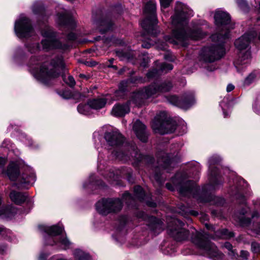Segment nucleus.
Masks as SVG:
<instances>
[{
  "instance_id": "f257e3e1",
  "label": "nucleus",
  "mask_w": 260,
  "mask_h": 260,
  "mask_svg": "<svg viewBox=\"0 0 260 260\" xmlns=\"http://www.w3.org/2000/svg\"><path fill=\"white\" fill-rule=\"evenodd\" d=\"M183 225L180 220L173 218L168 225L169 234L178 241L187 240L191 235L192 242L203 250L205 254L217 259L223 258L224 255L219 252L214 244L208 240V235L206 233L198 232L193 228H190V230H186L182 228Z\"/></svg>"
},
{
  "instance_id": "f03ea898",
  "label": "nucleus",
  "mask_w": 260,
  "mask_h": 260,
  "mask_svg": "<svg viewBox=\"0 0 260 260\" xmlns=\"http://www.w3.org/2000/svg\"><path fill=\"white\" fill-rule=\"evenodd\" d=\"M188 9L182 3L177 2L175 9V14L172 16L173 26L172 36H166V42L185 46L189 40H197L203 38L206 34L201 29L191 30L188 27Z\"/></svg>"
},
{
  "instance_id": "7ed1b4c3",
  "label": "nucleus",
  "mask_w": 260,
  "mask_h": 260,
  "mask_svg": "<svg viewBox=\"0 0 260 260\" xmlns=\"http://www.w3.org/2000/svg\"><path fill=\"white\" fill-rule=\"evenodd\" d=\"M216 25L222 27L221 32L212 35L211 39L218 45L203 48L200 53L201 59L205 62H211L220 58L224 53L222 45L223 41L229 38V30L233 27L230 25L231 18L229 14L222 11H217L214 15Z\"/></svg>"
},
{
  "instance_id": "20e7f679",
  "label": "nucleus",
  "mask_w": 260,
  "mask_h": 260,
  "mask_svg": "<svg viewBox=\"0 0 260 260\" xmlns=\"http://www.w3.org/2000/svg\"><path fill=\"white\" fill-rule=\"evenodd\" d=\"M41 57L32 56L29 62V70L38 80L46 83L48 80L59 76L60 71H65L62 57H57L50 62H41Z\"/></svg>"
},
{
  "instance_id": "39448f33",
  "label": "nucleus",
  "mask_w": 260,
  "mask_h": 260,
  "mask_svg": "<svg viewBox=\"0 0 260 260\" xmlns=\"http://www.w3.org/2000/svg\"><path fill=\"white\" fill-rule=\"evenodd\" d=\"M146 18L141 23L142 26L147 33V40L143 42L142 47L145 48H149L152 45L157 44L158 49L166 50L167 49L166 43L156 42V37L160 32L156 25L157 20L156 17V4L153 2H149L145 6L144 10Z\"/></svg>"
},
{
  "instance_id": "423d86ee",
  "label": "nucleus",
  "mask_w": 260,
  "mask_h": 260,
  "mask_svg": "<svg viewBox=\"0 0 260 260\" xmlns=\"http://www.w3.org/2000/svg\"><path fill=\"white\" fill-rule=\"evenodd\" d=\"M173 185L168 183L166 186L168 189L171 191H174L177 189L180 193L191 194L197 195L199 193L200 188L196 184L190 180H186L182 174L177 173L172 178Z\"/></svg>"
},
{
  "instance_id": "0eeeda50",
  "label": "nucleus",
  "mask_w": 260,
  "mask_h": 260,
  "mask_svg": "<svg viewBox=\"0 0 260 260\" xmlns=\"http://www.w3.org/2000/svg\"><path fill=\"white\" fill-rule=\"evenodd\" d=\"M151 126L155 133L161 135L173 133L176 128L175 122L167 119L164 113L155 116Z\"/></svg>"
},
{
  "instance_id": "6e6552de",
  "label": "nucleus",
  "mask_w": 260,
  "mask_h": 260,
  "mask_svg": "<svg viewBox=\"0 0 260 260\" xmlns=\"http://www.w3.org/2000/svg\"><path fill=\"white\" fill-rule=\"evenodd\" d=\"M95 207L100 214L106 215L120 211L122 203L118 198H103L96 203Z\"/></svg>"
},
{
  "instance_id": "1a4fd4ad",
  "label": "nucleus",
  "mask_w": 260,
  "mask_h": 260,
  "mask_svg": "<svg viewBox=\"0 0 260 260\" xmlns=\"http://www.w3.org/2000/svg\"><path fill=\"white\" fill-rule=\"evenodd\" d=\"M14 30L19 38L28 37L33 31L30 20L23 15H20L19 18L16 21Z\"/></svg>"
},
{
  "instance_id": "9d476101",
  "label": "nucleus",
  "mask_w": 260,
  "mask_h": 260,
  "mask_svg": "<svg viewBox=\"0 0 260 260\" xmlns=\"http://www.w3.org/2000/svg\"><path fill=\"white\" fill-rule=\"evenodd\" d=\"M42 36L45 38L42 41L43 49L48 50L53 48H61L60 42L55 37L54 32L50 28H47L46 29L42 31Z\"/></svg>"
},
{
  "instance_id": "9b49d317",
  "label": "nucleus",
  "mask_w": 260,
  "mask_h": 260,
  "mask_svg": "<svg viewBox=\"0 0 260 260\" xmlns=\"http://www.w3.org/2000/svg\"><path fill=\"white\" fill-rule=\"evenodd\" d=\"M166 98L170 103L185 110L189 108L195 101L192 92L185 93L182 100H179L176 95H170Z\"/></svg>"
},
{
  "instance_id": "f8f14e48",
  "label": "nucleus",
  "mask_w": 260,
  "mask_h": 260,
  "mask_svg": "<svg viewBox=\"0 0 260 260\" xmlns=\"http://www.w3.org/2000/svg\"><path fill=\"white\" fill-rule=\"evenodd\" d=\"M257 36V34L253 31L250 33H246L238 39L235 42L236 47L240 51H243L248 48L250 42Z\"/></svg>"
},
{
  "instance_id": "ddd939ff",
  "label": "nucleus",
  "mask_w": 260,
  "mask_h": 260,
  "mask_svg": "<svg viewBox=\"0 0 260 260\" xmlns=\"http://www.w3.org/2000/svg\"><path fill=\"white\" fill-rule=\"evenodd\" d=\"M56 22L59 26L68 27L71 29H73L76 25L75 19L66 11L57 15Z\"/></svg>"
},
{
  "instance_id": "4468645a",
  "label": "nucleus",
  "mask_w": 260,
  "mask_h": 260,
  "mask_svg": "<svg viewBox=\"0 0 260 260\" xmlns=\"http://www.w3.org/2000/svg\"><path fill=\"white\" fill-rule=\"evenodd\" d=\"M105 139L108 145L112 146L120 145L124 141L123 137L117 131H111L106 133L105 134Z\"/></svg>"
},
{
  "instance_id": "2eb2a0df",
  "label": "nucleus",
  "mask_w": 260,
  "mask_h": 260,
  "mask_svg": "<svg viewBox=\"0 0 260 260\" xmlns=\"http://www.w3.org/2000/svg\"><path fill=\"white\" fill-rule=\"evenodd\" d=\"M157 162L160 167L164 169H167L170 165L174 164V162L176 161V156H168L165 151H161L157 154Z\"/></svg>"
},
{
  "instance_id": "dca6fc26",
  "label": "nucleus",
  "mask_w": 260,
  "mask_h": 260,
  "mask_svg": "<svg viewBox=\"0 0 260 260\" xmlns=\"http://www.w3.org/2000/svg\"><path fill=\"white\" fill-rule=\"evenodd\" d=\"M219 158L216 157H212L210 158L209 162V174L211 176V182L214 186V188H215L216 186L219 184H221L222 183V180L220 179V177L217 175V169H215L214 170H212V165L214 163H216L219 161Z\"/></svg>"
},
{
  "instance_id": "f3484780",
  "label": "nucleus",
  "mask_w": 260,
  "mask_h": 260,
  "mask_svg": "<svg viewBox=\"0 0 260 260\" xmlns=\"http://www.w3.org/2000/svg\"><path fill=\"white\" fill-rule=\"evenodd\" d=\"M133 129L138 138L143 142H146L148 135L146 132V126L140 120H137L133 126Z\"/></svg>"
},
{
  "instance_id": "a211bd4d",
  "label": "nucleus",
  "mask_w": 260,
  "mask_h": 260,
  "mask_svg": "<svg viewBox=\"0 0 260 260\" xmlns=\"http://www.w3.org/2000/svg\"><path fill=\"white\" fill-rule=\"evenodd\" d=\"M128 104L127 103L123 104H118L115 105L111 111V114L115 117L124 116L129 112L130 109Z\"/></svg>"
},
{
  "instance_id": "6ab92c4d",
  "label": "nucleus",
  "mask_w": 260,
  "mask_h": 260,
  "mask_svg": "<svg viewBox=\"0 0 260 260\" xmlns=\"http://www.w3.org/2000/svg\"><path fill=\"white\" fill-rule=\"evenodd\" d=\"M96 25L102 34L107 32L114 28V24L109 18L96 21Z\"/></svg>"
},
{
  "instance_id": "aec40b11",
  "label": "nucleus",
  "mask_w": 260,
  "mask_h": 260,
  "mask_svg": "<svg viewBox=\"0 0 260 260\" xmlns=\"http://www.w3.org/2000/svg\"><path fill=\"white\" fill-rule=\"evenodd\" d=\"M250 60V52L249 50L244 52L240 51L239 54V58L236 62V67L239 70L242 68V66L248 64Z\"/></svg>"
},
{
  "instance_id": "412c9836",
  "label": "nucleus",
  "mask_w": 260,
  "mask_h": 260,
  "mask_svg": "<svg viewBox=\"0 0 260 260\" xmlns=\"http://www.w3.org/2000/svg\"><path fill=\"white\" fill-rule=\"evenodd\" d=\"M6 173L11 180H16L20 174L18 164L14 162H10L8 167Z\"/></svg>"
},
{
  "instance_id": "4be33fe9",
  "label": "nucleus",
  "mask_w": 260,
  "mask_h": 260,
  "mask_svg": "<svg viewBox=\"0 0 260 260\" xmlns=\"http://www.w3.org/2000/svg\"><path fill=\"white\" fill-rule=\"evenodd\" d=\"M173 69V66L170 63H163L160 64V69L157 70L156 69L150 71L147 74V76L148 78H153L161 73H167Z\"/></svg>"
},
{
  "instance_id": "5701e85b",
  "label": "nucleus",
  "mask_w": 260,
  "mask_h": 260,
  "mask_svg": "<svg viewBox=\"0 0 260 260\" xmlns=\"http://www.w3.org/2000/svg\"><path fill=\"white\" fill-rule=\"evenodd\" d=\"M147 98L145 97L144 92L142 89H141L137 92H134L131 95V99L127 103L128 104L132 103L136 106H139Z\"/></svg>"
},
{
  "instance_id": "b1692460",
  "label": "nucleus",
  "mask_w": 260,
  "mask_h": 260,
  "mask_svg": "<svg viewBox=\"0 0 260 260\" xmlns=\"http://www.w3.org/2000/svg\"><path fill=\"white\" fill-rule=\"evenodd\" d=\"M39 228L41 231L46 233L50 236H56L59 235L61 233L63 230L62 228L57 225L48 226L42 225H40Z\"/></svg>"
},
{
  "instance_id": "393cba45",
  "label": "nucleus",
  "mask_w": 260,
  "mask_h": 260,
  "mask_svg": "<svg viewBox=\"0 0 260 260\" xmlns=\"http://www.w3.org/2000/svg\"><path fill=\"white\" fill-rule=\"evenodd\" d=\"M107 103V100L105 98L94 99L89 101V104L91 108L95 110H99L104 108Z\"/></svg>"
},
{
  "instance_id": "a878e982",
  "label": "nucleus",
  "mask_w": 260,
  "mask_h": 260,
  "mask_svg": "<svg viewBox=\"0 0 260 260\" xmlns=\"http://www.w3.org/2000/svg\"><path fill=\"white\" fill-rule=\"evenodd\" d=\"M93 177L91 176L90 179L93 180ZM84 187H89L91 189H95L99 188L100 189H105L107 188L106 185H105L101 180H96L93 181V180L90 181L88 183H86L84 184Z\"/></svg>"
},
{
  "instance_id": "bb28decb",
  "label": "nucleus",
  "mask_w": 260,
  "mask_h": 260,
  "mask_svg": "<svg viewBox=\"0 0 260 260\" xmlns=\"http://www.w3.org/2000/svg\"><path fill=\"white\" fill-rule=\"evenodd\" d=\"M142 89L144 92L145 97H146L147 99L158 93L156 84L150 85Z\"/></svg>"
},
{
  "instance_id": "cd10ccee",
  "label": "nucleus",
  "mask_w": 260,
  "mask_h": 260,
  "mask_svg": "<svg viewBox=\"0 0 260 260\" xmlns=\"http://www.w3.org/2000/svg\"><path fill=\"white\" fill-rule=\"evenodd\" d=\"M248 185L247 182L244 180H241L240 181V186H233L231 189L229 193L231 194V195H236L238 194H242L243 193V190H244L247 187Z\"/></svg>"
},
{
  "instance_id": "c85d7f7f",
  "label": "nucleus",
  "mask_w": 260,
  "mask_h": 260,
  "mask_svg": "<svg viewBox=\"0 0 260 260\" xmlns=\"http://www.w3.org/2000/svg\"><path fill=\"white\" fill-rule=\"evenodd\" d=\"M158 92H166L169 91L172 88L173 85L170 81H165L159 84H156Z\"/></svg>"
},
{
  "instance_id": "c756f323",
  "label": "nucleus",
  "mask_w": 260,
  "mask_h": 260,
  "mask_svg": "<svg viewBox=\"0 0 260 260\" xmlns=\"http://www.w3.org/2000/svg\"><path fill=\"white\" fill-rule=\"evenodd\" d=\"M91 106L89 104V101L87 103V104H80L78 107V112L84 115H88L90 113L91 110Z\"/></svg>"
},
{
  "instance_id": "7c9ffc66",
  "label": "nucleus",
  "mask_w": 260,
  "mask_h": 260,
  "mask_svg": "<svg viewBox=\"0 0 260 260\" xmlns=\"http://www.w3.org/2000/svg\"><path fill=\"white\" fill-rule=\"evenodd\" d=\"M74 254L78 260H89L88 254L85 253L81 250L77 249L74 251Z\"/></svg>"
},
{
  "instance_id": "2f4dec72",
  "label": "nucleus",
  "mask_w": 260,
  "mask_h": 260,
  "mask_svg": "<svg viewBox=\"0 0 260 260\" xmlns=\"http://www.w3.org/2000/svg\"><path fill=\"white\" fill-rule=\"evenodd\" d=\"M11 200L15 204L21 205L26 200V196H10Z\"/></svg>"
},
{
  "instance_id": "473e14b6",
  "label": "nucleus",
  "mask_w": 260,
  "mask_h": 260,
  "mask_svg": "<svg viewBox=\"0 0 260 260\" xmlns=\"http://www.w3.org/2000/svg\"><path fill=\"white\" fill-rule=\"evenodd\" d=\"M134 192L135 195H145L147 194L144 189L139 185H137L134 187Z\"/></svg>"
},
{
  "instance_id": "72a5a7b5",
  "label": "nucleus",
  "mask_w": 260,
  "mask_h": 260,
  "mask_svg": "<svg viewBox=\"0 0 260 260\" xmlns=\"http://www.w3.org/2000/svg\"><path fill=\"white\" fill-rule=\"evenodd\" d=\"M255 78V76L254 74H250L245 79V80L244 81V84L245 85H249L254 81Z\"/></svg>"
},
{
  "instance_id": "f704fd0d",
  "label": "nucleus",
  "mask_w": 260,
  "mask_h": 260,
  "mask_svg": "<svg viewBox=\"0 0 260 260\" xmlns=\"http://www.w3.org/2000/svg\"><path fill=\"white\" fill-rule=\"evenodd\" d=\"M63 80L68 84L70 86L73 87L75 85V81L74 78L71 76H69L67 79H66L64 77Z\"/></svg>"
},
{
  "instance_id": "c9c22d12",
  "label": "nucleus",
  "mask_w": 260,
  "mask_h": 260,
  "mask_svg": "<svg viewBox=\"0 0 260 260\" xmlns=\"http://www.w3.org/2000/svg\"><path fill=\"white\" fill-rule=\"evenodd\" d=\"M59 242L64 248H69L71 244V243L66 237L60 239Z\"/></svg>"
},
{
  "instance_id": "e433bc0d",
  "label": "nucleus",
  "mask_w": 260,
  "mask_h": 260,
  "mask_svg": "<svg viewBox=\"0 0 260 260\" xmlns=\"http://www.w3.org/2000/svg\"><path fill=\"white\" fill-rule=\"evenodd\" d=\"M220 236L223 238H227L233 237L234 234L231 232H229L226 229H223L221 231Z\"/></svg>"
},
{
  "instance_id": "4c0bfd02",
  "label": "nucleus",
  "mask_w": 260,
  "mask_h": 260,
  "mask_svg": "<svg viewBox=\"0 0 260 260\" xmlns=\"http://www.w3.org/2000/svg\"><path fill=\"white\" fill-rule=\"evenodd\" d=\"M159 1L162 9L169 7L173 0H159Z\"/></svg>"
},
{
  "instance_id": "58836bf2",
  "label": "nucleus",
  "mask_w": 260,
  "mask_h": 260,
  "mask_svg": "<svg viewBox=\"0 0 260 260\" xmlns=\"http://www.w3.org/2000/svg\"><path fill=\"white\" fill-rule=\"evenodd\" d=\"M199 198L197 199L199 200L201 202L206 203L209 202V200L210 199H212L213 197H215L216 196H198Z\"/></svg>"
},
{
  "instance_id": "ea45409f",
  "label": "nucleus",
  "mask_w": 260,
  "mask_h": 260,
  "mask_svg": "<svg viewBox=\"0 0 260 260\" xmlns=\"http://www.w3.org/2000/svg\"><path fill=\"white\" fill-rule=\"evenodd\" d=\"M132 156H134L136 158V159L138 161H141L144 157V156L141 155V154L139 153L137 151L134 150L133 152L131 153Z\"/></svg>"
},
{
  "instance_id": "a19ab883",
  "label": "nucleus",
  "mask_w": 260,
  "mask_h": 260,
  "mask_svg": "<svg viewBox=\"0 0 260 260\" xmlns=\"http://www.w3.org/2000/svg\"><path fill=\"white\" fill-rule=\"evenodd\" d=\"M251 249L254 252H257L260 251V245L256 242L251 243Z\"/></svg>"
},
{
  "instance_id": "79ce46f5",
  "label": "nucleus",
  "mask_w": 260,
  "mask_h": 260,
  "mask_svg": "<svg viewBox=\"0 0 260 260\" xmlns=\"http://www.w3.org/2000/svg\"><path fill=\"white\" fill-rule=\"evenodd\" d=\"M236 3L241 9H244L247 8V3L245 0H236Z\"/></svg>"
},
{
  "instance_id": "37998d69",
  "label": "nucleus",
  "mask_w": 260,
  "mask_h": 260,
  "mask_svg": "<svg viewBox=\"0 0 260 260\" xmlns=\"http://www.w3.org/2000/svg\"><path fill=\"white\" fill-rule=\"evenodd\" d=\"M43 10V8L41 6L38 5L37 4H34L32 8V11L34 13L37 14L38 12L42 11Z\"/></svg>"
},
{
  "instance_id": "c03bdc74",
  "label": "nucleus",
  "mask_w": 260,
  "mask_h": 260,
  "mask_svg": "<svg viewBox=\"0 0 260 260\" xmlns=\"http://www.w3.org/2000/svg\"><path fill=\"white\" fill-rule=\"evenodd\" d=\"M249 256V253L247 251L241 250V256L244 258L247 259Z\"/></svg>"
},
{
  "instance_id": "a18cd8bd",
  "label": "nucleus",
  "mask_w": 260,
  "mask_h": 260,
  "mask_svg": "<svg viewBox=\"0 0 260 260\" xmlns=\"http://www.w3.org/2000/svg\"><path fill=\"white\" fill-rule=\"evenodd\" d=\"M61 96L64 99H70L71 98V94L69 91H64L62 93V94H61Z\"/></svg>"
},
{
  "instance_id": "49530a36",
  "label": "nucleus",
  "mask_w": 260,
  "mask_h": 260,
  "mask_svg": "<svg viewBox=\"0 0 260 260\" xmlns=\"http://www.w3.org/2000/svg\"><path fill=\"white\" fill-rule=\"evenodd\" d=\"M6 162L7 160L5 157H0V168L3 167Z\"/></svg>"
},
{
  "instance_id": "de8ad7c7",
  "label": "nucleus",
  "mask_w": 260,
  "mask_h": 260,
  "mask_svg": "<svg viewBox=\"0 0 260 260\" xmlns=\"http://www.w3.org/2000/svg\"><path fill=\"white\" fill-rule=\"evenodd\" d=\"M224 247L228 249L229 251L232 250L233 246L232 244L229 242H225L224 244Z\"/></svg>"
},
{
  "instance_id": "09e8293b",
  "label": "nucleus",
  "mask_w": 260,
  "mask_h": 260,
  "mask_svg": "<svg viewBox=\"0 0 260 260\" xmlns=\"http://www.w3.org/2000/svg\"><path fill=\"white\" fill-rule=\"evenodd\" d=\"M235 88V86L232 84H229L228 85L227 87H226V91L227 92H230L231 91H232Z\"/></svg>"
},
{
  "instance_id": "8fccbe9b",
  "label": "nucleus",
  "mask_w": 260,
  "mask_h": 260,
  "mask_svg": "<svg viewBox=\"0 0 260 260\" xmlns=\"http://www.w3.org/2000/svg\"><path fill=\"white\" fill-rule=\"evenodd\" d=\"M24 193L16 191L15 190H12L10 193V195H24Z\"/></svg>"
},
{
  "instance_id": "3c124183",
  "label": "nucleus",
  "mask_w": 260,
  "mask_h": 260,
  "mask_svg": "<svg viewBox=\"0 0 260 260\" xmlns=\"http://www.w3.org/2000/svg\"><path fill=\"white\" fill-rule=\"evenodd\" d=\"M76 35L74 33H70L68 36V39L71 40H74L76 39Z\"/></svg>"
},
{
  "instance_id": "603ef678",
  "label": "nucleus",
  "mask_w": 260,
  "mask_h": 260,
  "mask_svg": "<svg viewBox=\"0 0 260 260\" xmlns=\"http://www.w3.org/2000/svg\"><path fill=\"white\" fill-rule=\"evenodd\" d=\"M35 177L32 176L31 177V180L27 179L26 180H25L22 183H33L35 182Z\"/></svg>"
},
{
  "instance_id": "864d4df0",
  "label": "nucleus",
  "mask_w": 260,
  "mask_h": 260,
  "mask_svg": "<svg viewBox=\"0 0 260 260\" xmlns=\"http://www.w3.org/2000/svg\"><path fill=\"white\" fill-rule=\"evenodd\" d=\"M164 58H165V59H166L167 60H169V61H172L174 60V59L172 58L170 56L169 54H166V55H165Z\"/></svg>"
},
{
  "instance_id": "5fc2aeb1",
  "label": "nucleus",
  "mask_w": 260,
  "mask_h": 260,
  "mask_svg": "<svg viewBox=\"0 0 260 260\" xmlns=\"http://www.w3.org/2000/svg\"><path fill=\"white\" fill-rule=\"evenodd\" d=\"M189 214L191 215L196 216L198 215V212L194 210H190L189 212Z\"/></svg>"
},
{
  "instance_id": "6e6d98bb",
  "label": "nucleus",
  "mask_w": 260,
  "mask_h": 260,
  "mask_svg": "<svg viewBox=\"0 0 260 260\" xmlns=\"http://www.w3.org/2000/svg\"><path fill=\"white\" fill-rule=\"evenodd\" d=\"M147 204L150 206V207H154L156 206V204L154 202H148L147 203Z\"/></svg>"
},
{
  "instance_id": "4d7b16f0",
  "label": "nucleus",
  "mask_w": 260,
  "mask_h": 260,
  "mask_svg": "<svg viewBox=\"0 0 260 260\" xmlns=\"http://www.w3.org/2000/svg\"><path fill=\"white\" fill-rule=\"evenodd\" d=\"M47 257V255L45 254H41L39 257L40 260H44Z\"/></svg>"
},
{
  "instance_id": "13d9d810",
  "label": "nucleus",
  "mask_w": 260,
  "mask_h": 260,
  "mask_svg": "<svg viewBox=\"0 0 260 260\" xmlns=\"http://www.w3.org/2000/svg\"><path fill=\"white\" fill-rule=\"evenodd\" d=\"M33 48L35 49L36 51H38L39 50V45L38 44H35L33 45Z\"/></svg>"
},
{
  "instance_id": "bf43d9fd",
  "label": "nucleus",
  "mask_w": 260,
  "mask_h": 260,
  "mask_svg": "<svg viewBox=\"0 0 260 260\" xmlns=\"http://www.w3.org/2000/svg\"><path fill=\"white\" fill-rule=\"evenodd\" d=\"M106 66L108 68H112L115 70H117V67L116 66H114L112 64H107Z\"/></svg>"
},
{
  "instance_id": "052dcab7",
  "label": "nucleus",
  "mask_w": 260,
  "mask_h": 260,
  "mask_svg": "<svg viewBox=\"0 0 260 260\" xmlns=\"http://www.w3.org/2000/svg\"><path fill=\"white\" fill-rule=\"evenodd\" d=\"M255 217H258V213L257 212H254L252 215V219H254Z\"/></svg>"
},
{
  "instance_id": "680f3d73",
  "label": "nucleus",
  "mask_w": 260,
  "mask_h": 260,
  "mask_svg": "<svg viewBox=\"0 0 260 260\" xmlns=\"http://www.w3.org/2000/svg\"><path fill=\"white\" fill-rule=\"evenodd\" d=\"M113 61H114V59L111 58L109 60V61H108L109 62L107 63V64H112Z\"/></svg>"
},
{
  "instance_id": "e2e57ef3",
  "label": "nucleus",
  "mask_w": 260,
  "mask_h": 260,
  "mask_svg": "<svg viewBox=\"0 0 260 260\" xmlns=\"http://www.w3.org/2000/svg\"><path fill=\"white\" fill-rule=\"evenodd\" d=\"M4 232H5V229L3 228H0V234H1L2 233H3Z\"/></svg>"
},
{
  "instance_id": "0e129e2a",
  "label": "nucleus",
  "mask_w": 260,
  "mask_h": 260,
  "mask_svg": "<svg viewBox=\"0 0 260 260\" xmlns=\"http://www.w3.org/2000/svg\"><path fill=\"white\" fill-rule=\"evenodd\" d=\"M141 66L145 67H146V63H142Z\"/></svg>"
},
{
  "instance_id": "69168bd1",
  "label": "nucleus",
  "mask_w": 260,
  "mask_h": 260,
  "mask_svg": "<svg viewBox=\"0 0 260 260\" xmlns=\"http://www.w3.org/2000/svg\"><path fill=\"white\" fill-rule=\"evenodd\" d=\"M155 179H156V180H158V175H155Z\"/></svg>"
},
{
  "instance_id": "338daca9",
  "label": "nucleus",
  "mask_w": 260,
  "mask_h": 260,
  "mask_svg": "<svg viewBox=\"0 0 260 260\" xmlns=\"http://www.w3.org/2000/svg\"><path fill=\"white\" fill-rule=\"evenodd\" d=\"M250 222V219H247V223H249Z\"/></svg>"
},
{
  "instance_id": "774afa93",
  "label": "nucleus",
  "mask_w": 260,
  "mask_h": 260,
  "mask_svg": "<svg viewBox=\"0 0 260 260\" xmlns=\"http://www.w3.org/2000/svg\"><path fill=\"white\" fill-rule=\"evenodd\" d=\"M123 195H126V196H128V195H130V194L128 192H125Z\"/></svg>"
}]
</instances>
